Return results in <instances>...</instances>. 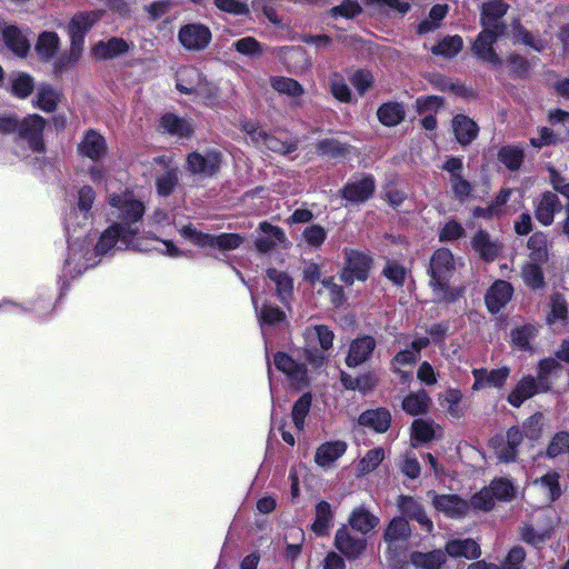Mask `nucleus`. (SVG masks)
I'll use <instances>...</instances> for the list:
<instances>
[{
    "label": "nucleus",
    "mask_w": 569,
    "mask_h": 569,
    "mask_svg": "<svg viewBox=\"0 0 569 569\" xmlns=\"http://www.w3.org/2000/svg\"><path fill=\"white\" fill-rule=\"evenodd\" d=\"M448 13L447 4H436L433 6L427 19L421 21L418 26V32L420 34H426L436 31L440 27V22Z\"/></svg>",
    "instance_id": "51"
},
{
    "label": "nucleus",
    "mask_w": 569,
    "mask_h": 569,
    "mask_svg": "<svg viewBox=\"0 0 569 569\" xmlns=\"http://www.w3.org/2000/svg\"><path fill=\"white\" fill-rule=\"evenodd\" d=\"M259 230L268 237H258L254 240V247L261 254H266L271 251L278 243H284L287 236L283 229L279 226H274L268 221H261L259 223Z\"/></svg>",
    "instance_id": "22"
},
{
    "label": "nucleus",
    "mask_w": 569,
    "mask_h": 569,
    "mask_svg": "<svg viewBox=\"0 0 569 569\" xmlns=\"http://www.w3.org/2000/svg\"><path fill=\"white\" fill-rule=\"evenodd\" d=\"M129 50V44L123 38H109L107 42L99 41L92 49L98 60L113 59Z\"/></svg>",
    "instance_id": "36"
},
{
    "label": "nucleus",
    "mask_w": 569,
    "mask_h": 569,
    "mask_svg": "<svg viewBox=\"0 0 569 569\" xmlns=\"http://www.w3.org/2000/svg\"><path fill=\"white\" fill-rule=\"evenodd\" d=\"M429 405L430 397L423 389L417 392H410L402 400V409L410 416H419L426 413Z\"/></svg>",
    "instance_id": "41"
},
{
    "label": "nucleus",
    "mask_w": 569,
    "mask_h": 569,
    "mask_svg": "<svg viewBox=\"0 0 569 569\" xmlns=\"http://www.w3.org/2000/svg\"><path fill=\"white\" fill-rule=\"evenodd\" d=\"M568 316L567 301L562 293L556 292L550 298V311L547 316L548 323L566 320Z\"/></svg>",
    "instance_id": "59"
},
{
    "label": "nucleus",
    "mask_w": 569,
    "mask_h": 569,
    "mask_svg": "<svg viewBox=\"0 0 569 569\" xmlns=\"http://www.w3.org/2000/svg\"><path fill=\"white\" fill-rule=\"evenodd\" d=\"M498 39L499 38H476L471 47L475 56L479 60L489 63L495 69L500 68L503 63L493 48Z\"/></svg>",
    "instance_id": "31"
},
{
    "label": "nucleus",
    "mask_w": 569,
    "mask_h": 569,
    "mask_svg": "<svg viewBox=\"0 0 569 569\" xmlns=\"http://www.w3.org/2000/svg\"><path fill=\"white\" fill-rule=\"evenodd\" d=\"M538 335V328L531 323L516 327L510 332L511 345L520 351H533L531 340Z\"/></svg>",
    "instance_id": "38"
},
{
    "label": "nucleus",
    "mask_w": 569,
    "mask_h": 569,
    "mask_svg": "<svg viewBox=\"0 0 569 569\" xmlns=\"http://www.w3.org/2000/svg\"><path fill=\"white\" fill-rule=\"evenodd\" d=\"M496 498L493 497L489 486L483 487L480 491L473 493L468 501L470 509L490 511L495 507Z\"/></svg>",
    "instance_id": "61"
},
{
    "label": "nucleus",
    "mask_w": 569,
    "mask_h": 569,
    "mask_svg": "<svg viewBox=\"0 0 569 569\" xmlns=\"http://www.w3.org/2000/svg\"><path fill=\"white\" fill-rule=\"evenodd\" d=\"M489 488L496 500L499 501H510L516 495L512 481L503 477L492 479Z\"/></svg>",
    "instance_id": "56"
},
{
    "label": "nucleus",
    "mask_w": 569,
    "mask_h": 569,
    "mask_svg": "<svg viewBox=\"0 0 569 569\" xmlns=\"http://www.w3.org/2000/svg\"><path fill=\"white\" fill-rule=\"evenodd\" d=\"M84 38H71L70 50L57 58L53 64V73L57 78L76 67L81 58Z\"/></svg>",
    "instance_id": "32"
},
{
    "label": "nucleus",
    "mask_w": 569,
    "mask_h": 569,
    "mask_svg": "<svg viewBox=\"0 0 569 569\" xmlns=\"http://www.w3.org/2000/svg\"><path fill=\"white\" fill-rule=\"evenodd\" d=\"M471 373L475 379L471 387L473 391H478L485 388L501 389L505 387L510 376V369L508 367H501L491 370L486 368H475L472 369Z\"/></svg>",
    "instance_id": "13"
},
{
    "label": "nucleus",
    "mask_w": 569,
    "mask_h": 569,
    "mask_svg": "<svg viewBox=\"0 0 569 569\" xmlns=\"http://www.w3.org/2000/svg\"><path fill=\"white\" fill-rule=\"evenodd\" d=\"M412 536L411 526L406 517L396 516L386 526L382 532L385 542L408 543Z\"/></svg>",
    "instance_id": "27"
},
{
    "label": "nucleus",
    "mask_w": 569,
    "mask_h": 569,
    "mask_svg": "<svg viewBox=\"0 0 569 569\" xmlns=\"http://www.w3.org/2000/svg\"><path fill=\"white\" fill-rule=\"evenodd\" d=\"M139 233L138 227L112 223L99 237L96 247V256L108 253L118 242L129 247Z\"/></svg>",
    "instance_id": "7"
},
{
    "label": "nucleus",
    "mask_w": 569,
    "mask_h": 569,
    "mask_svg": "<svg viewBox=\"0 0 569 569\" xmlns=\"http://www.w3.org/2000/svg\"><path fill=\"white\" fill-rule=\"evenodd\" d=\"M179 177L176 169L167 170L156 179V190L161 197H169L178 186Z\"/></svg>",
    "instance_id": "57"
},
{
    "label": "nucleus",
    "mask_w": 569,
    "mask_h": 569,
    "mask_svg": "<svg viewBox=\"0 0 569 569\" xmlns=\"http://www.w3.org/2000/svg\"><path fill=\"white\" fill-rule=\"evenodd\" d=\"M455 271L456 263L451 250L448 248L435 250L430 258L428 274L429 287L437 295L438 302L451 305L463 296V287L450 286Z\"/></svg>",
    "instance_id": "1"
},
{
    "label": "nucleus",
    "mask_w": 569,
    "mask_h": 569,
    "mask_svg": "<svg viewBox=\"0 0 569 569\" xmlns=\"http://www.w3.org/2000/svg\"><path fill=\"white\" fill-rule=\"evenodd\" d=\"M397 507L401 517H406L408 521H417L427 533L433 531L432 520L427 516L423 505L415 497L399 495L397 498Z\"/></svg>",
    "instance_id": "10"
},
{
    "label": "nucleus",
    "mask_w": 569,
    "mask_h": 569,
    "mask_svg": "<svg viewBox=\"0 0 569 569\" xmlns=\"http://www.w3.org/2000/svg\"><path fill=\"white\" fill-rule=\"evenodd\" d=\"M111 204L119 210L118 218L120 221L117 223L126 227H137L136 223L142 219L146 211L143 202L138 199H126L121 201L114 198Z\"/></svg>",
    "instance_id": "20"
},
{
    "label": "nucleus",
    "mask_w": 569,
    "mask_h": 569,
    "mask_svg": "<svg viewBox=\"0 0 569 569\" xmlns=\"http://www.w3.org/2000/svg\"><path fill=\"white\" fill-rule=\"evenodd\" d=\"M270 84L272 89L279 93L287 94L292 98L301 97L305 93L303 87L292 78L288 77H271Z\"/></svg>",
    "instance_id": "50"
},
{
    "label": "nucleus",
    "mask_w": 569,
    "mask_h": 569,
    "mask_svg": "<svg viewBox=\"0 0 569 569\" xmlns=\"http://www.w3.org/2000/svg\"><path fill=\"white\" fill-rule=\"evenodd\" d=\"M536 395H539V392L536 389L535 377L532 375H526L508 393L507 401L513 408H520L526 400Z\"/></svg>",
    "instance_id": "28"
},
{
    "label": "nucleus",
    "mask_w": 569,
    "mask_h": 569,
    "mask_svg": "<svg viewBox=\"0 0 569 569\" xmlns=\"http://www.w3.org/2000/svg\"><path fill=\"white\" fill-rule=\"evenodd\" d=\"M377 347L376 339L370 335H362L350 342L348 355L345 359L348 368H356L367 362Z\"/></svg>",
    "instance_id": "12"
},
{
    "label": "nucleus",
    "mask_w": 569,
    "mask_h": 569,
    "mask_svg": "<svg viewBox=\"0 0 569 569\" xmlns=\"http://www.w3.org/2000/svg\"><path fill=\"white\" fill-rule=\"evenodd\" d=\"M561 209L562 204L557 193L545 191L535 208V217L542 226H550L555 220V214Z\"/></svg>",
    "instance_id": "24"
},
{
    "label": "nucleus",
    "mask_w": 569,
    "mask_h": 569,
    "mask_svg": "<svg viewBox=\"0 0 569 569\" xmlns=\"http://www.w3.org/2000/svg\"><path fill=\"white\" fill-rule=\"evenodd\" d=\"M527 247L530 250V259L536 262H548L547 236L542 231L533 232L528 239Z\"/></svg>",
    "instance_id": "45"
},
{
    "label": "nucleus",
    "mask_w": 569,
    "mask_h": 569,
    "mask_svg": "<svg viewBox=\"0 0 569 569\" xmlns=\"http://www.w3.org/2000/svg\"><path fill=\"white\" fill-rule=\"evenodd\" d=\"M332 518L333 515L330 503L325 500L318 502L316 506V518L311 526L312 531L318 536L326 535Z\"/></svg>",
    "instance_id": "47"
},
{
    "label": "nucleus",
    "mask_w": 569,
    "mask_h": 569,
    "mask_svg": "<svg viewBox=\"0 0 569 569\" xmlns=\"http://www.w3.org/2000/svg\"><path fill=\"white\" fill-rule=\"evenodd\" d=\"M432 505L439 512L451 519H461L470 511L469 502L459 495H435Z\"/></svg>",
    "instance_id": "15"
},
{
    "label": "nucleus",
    "mask_w": 569,
    "mask_h": 569,
    "mask_svg": "<svg viewBox=\"0 0 569 569\" xmlns=\"http://www.w3.org/2000/svg\"><path fill=\"white\" fill-rule=\"evenodd\" d=\"M100 14L96 11L76 14L68 27L69 36H83L98 22Z\"/></svg>",
    "instance_id": "43"
},
{
    "label": "nucleus",
    "mask_w": 569,
    "mask_h": 569,
    "mask_svg": "<svg viewBox=\"0 0 569 569\" xmlns=\"http://www.w3.org/2000/svg\"><path fill=\"white\" fill-rule=\"evenodd\" d=\"M409 563L416 569H441L447 563V557L442 549L426 552L413 550L409 555Z\"/></svg>",
    "instance_id": "26"
},
{
    "label": "nucleus",
    "mask_w": 569,
    "mask_h": 569,
    "mask_svg": "<svg viewBox=\"0 0 569 569\" xmlns=\"http://www.w3.org/2000/svg\"><path fill=\"white\" fill-rule=\"evenodd\" d=\"M321 284L328 290L330 303L335 309H340L347 301L345 289L335 282V278L327 277L321 280Z\"/></svg>",
    "instance_id": "58"
},
{
    "label": "nucleus",
    "mask_w": 569,
    "mask_h": 569,
    "mask_svg": "<svg viewBox=\"0 0 569 569\" xmlns=\"http://www.w3.org/2000/svg\"><path fill=\"white\" fill-rule=\"evenodd\" d=\"M545 262L532 261L523 264L521 277L523 283L533 291L543 290L546 288L545 273L541 264Z\"/></svg>",
    "instance_id": "40"
},
{
    "label": "nucleus",
    "mask_w": 569,
    "mask_h": 569,
    "mask_svg": "<svg viewBox=\"0 0 569 569\" xmlns=\"http://www.w3.org/2000/svg\"><path fill=\"white\" fill-rule=\"evenodd\" d=\"M497 156L498 160L510 171L519 170L525 160L523 149L517 146H503Z\"/></svg>",
    "instance_id": "42"
},
{
    "label": "nucleus",
    "mask_w": 569,
    "mask_h": 569,
    "mask_svg": "<svg viewBox=\"0 0 569 569\" xmlns=\"http://www.w3.org/2000/svg\"><path fill=\"white\" fill-rule=\"evenodd\" d=\"M513 287L505 280L495 281L487 290L485 303L491 315L498 313L511 300Z\"/></svg>",
    "instance_id": "17"
},
{
    "label": "nucleus",
    "mask_w": 569,
    "mask_h": 569,
    "mask_svg": "<svg viewBox=\"0 0 569 569\" xmlns=\"http://www.w3.org/2000/svg\"><path fill=\"white\" fill-rule=\"evenodd\" d=\"M543 426V415L540 411L529 416L522 425L523 436L535 441L541 437Z\"/></svg>",
    "instance_id": "63"
},
{
    "label": "nucleus",
    "mask_w": 569,
    "mask_h": 569,
    "mask_svg": "<svg viewBox=\"0 0 569 569\" xmlns=\"http://www.w3.org/2000/svg\"><path fill=\"white\" fill-rule=\"evenodd\" d=\"M260 142L270 151L286 156L298 149L297 141H283L267 131L259 132Z\"/></svg>",
    "instance_id": "46"
},
{
    "label": "nucleus",
    "mask_w": 569,
    "mask_h": 569,
    "mask_svg": "<svg viewBox=\"0 0 569 569\" xmlns=\"http://www.w3.org/2000/svg\"><path fill=\"white\" fill-rule=\"evenodd\" d=\"M348 522L353 530L367 535L378 527L380 519L367 508L358 507L351 511Z\"/></svg>",
    "instance_id": "33"
},
{
    "label": "nucleus",
    "mask_w": 569,
    "mask_h": 569,
    "mask_svg": "<svg viewBox=\"0 0 569 569\" xmlns=\"http://www.w3.org/2000/svg\"><path fill=\"white\" fill-rule=\"evenodd\" d=\"M316 152L320 157H327L330 159L346 158L351 150V144L342 142L336 138L320 139L316 143Z\"/></svg>",
    "instance_id": "35"
},
{
    "label": "nucleus",
    "mask_w": 569,
    "mask_h": 569,
    "mask_svg": "<svg viewBox=\"0 0 569 569\" xmlns=\"http://www.w3.org/2000/svg\"><path fill=\"white\" fill-rule=\"evenodd\" d=\"M385 557L390 568L406 569L409 561L406 560L408 551L407 543L401 542H385Z\"/></svg>",
    "instance_id": "44"
},
{
    "label": "nucleus",
    "mask_w": 569,
    "mask_h": 569,
    "mask_svg": "<svg viewBox=\"0 0 569 569\" xmlns=\"http://www.w3.org/2000/svg\"><path fill=\"white\" fill-rule=\"evenodd\" d=\"M382 274L396 287L402 288L406 282L407 269L393 260H388L383 267Z\"/></svg>",
    "instance_id": "62"
},
{
    "label": "nucleus",
    "mask_w": 569,
    "mask_h": 569,
    "mask_svg": "<svg viewBox=\"0 0 569 569\" xmlns=\"http://www.w3.org/2000/svg\"><path fill=\"white\" fill-rule=\"evenodd\" d=\"M435 438V429L431 422L423 419H415L411 423V441L417 443H428Z\"/></svg>",
    "instance_id": "54"
},
{
    "label": "nucleus",
    "mask_w": 569,
    "mask_h": 569,
    "mask_svg": "<svg viewBox=\"0 0 569 569\" xmlns=\"http://www.w3.org/2000/svg\"><path fill=\"white\" fill-rule=\"evenodd\" d=\"M376 192V179L371 173H363L359 179H350L339 190V194L352 204L365 203Z\"/></svg>",
    "instance_id": "8"
},
{
    "label": "nucleus",
    "mask_w": 569,
    "mask_h": 569,
    "mask_svg": "<svg viewBox=\"0 0 569 569\" xmlns=\"http://www.w3.org/2000/svg\"><path fill=\"white\" fill-rule=\"evenodd\" d=\"M358 425L368 428L376 433H385L389 430L392 422L391 412L386 407H378L375 409H366L357 420Z\"/></svg>",
    "instance_id": "18"
},
{
    "label": "nucleus",
    "mask_w": 569,
    "mask_h": 569,
    "mask_svg": "<svg viewBox=\"0 0 569 569\" xmlns=\"http://www.w3.org/2000/svg\"><path fill=\"white\" fill-rule=\"evenodd\" d=\"M346 450L347 443L342 440L327 441L317 448L315 462L321 468L329 467L342 457Z\"/></svg>",
    "instance_id": "30"
},
{
    "label": "nucleus",
    "mask_w": 569,
    "mask_h": 569,
    "mask_svg": "<svg viewBox=\"0 0 569 569\" xmlns=\"http://www.w3.org/2000/svg\"><path fill=\"white\" fill-rule=\"evenodd\" d=\"M312 405V396L310 392H305L298 400L295 401L291 410V417L295 427L302 431L305 429V420L310 412Z\"/></svg>",
    "instance_id": "49"
},
{
    "label": "nucleus",
    "mask_w": 569,
    "mask_h": 569,
    "mask_svg": "<svg viewBox=\"0 0 569 569\" xmlns=\"http://www.w3.org/2000/svg\"><path fill=\"white\" fill-rule=\"evenodd\" d=\"M268 279L274 282L276 292L279 301L282 305H288L293 298V279L286 271H279L276 268H268L266 270Z\"/></svg>",
    "instance_id": "29"
},
{
    "label": "nucleus",
    "mask_w": 569,
    "mask_h": 569,
    "mask_svg": "<svg viewBox=\"0 0 569 569\" xmlns=\"http://www.w3.org/2000/svg\"><path fill=\"white\" fill-rule=\"evenodd\" d=\"M61 92L56 90L50 83H41L38 88L34 104L44 112H53L61 101Z\"/></svg>",
    "instance_id": "37"
},
{
    "label": "nucleus",
    "mask_w": 569,
    "mask_h": 569,
    "mask_svg": "<svg viewBox=\"0 0 569 569\" xmlns=\"http://www.w3.org/2000/svg\"><path fill=\"white\" fill-rule=\"evenodd\" d=\"M377 118L379 122L385 127H396L406 118L405 106L398 101L385 102L377 109Z\"/></svg>",
    "instance_id": "34"
},
{
    "label": "nucleus",
    "mask_w": 569,
    "mask_h": 569,
    "mask_svg": "<svg viewBox=\"0 0 569 569\" xmlns=\"http://www.w3.org/2000/svg\"><path fill=\"white\" fill-rule=\"evenodd\" d=\"M280 59L288 70L295 72L309 66V57L300 46L282 48Z\"/></svg>",
    "instance_id": "39"
},
{
    "label": "nucleus",
    "mask_w": 569,
    "mask_h": 569,
    "mask_svg": "<svg viewBox=\"0 0 569 569\" xmlns=\"http://www.w3.org/2000/svg\"><path fill=\"white\" fill-rule=\"evenodd\" d=\"M509 4L503 0H487L481 6L482 32L478 36H529L516 18L507 17Z\"/></svg>",
    "instance_id": "2"
},
{
    "label": "nucleus",
    "mask_w": 569,
    "mask_h": 569,
    "mask_svg": "<svg viewBox=\"0 0 569 569\" xmlns=\"http://www.w3.org/2000/svg\"><path fill=\"white\" fill-rule=\"evenodd\" d=\"M343 264L339 272V279L348 287L356 281L366 282L373 267L375 260L369 252L353 248H343Z\"/></svg>",
    "instance_id": "3"
},
{
    "label": "nucleus",
    "mask_w": 569,
    "mask_h": 569,
    "mask_svg": "<svg viewBox=\"0 0 569 569\" xmlns=\"http://www.w3.org/2000/svg\"><path fill=\"white\" fill-rule=\"evenodd\" d=\"M222 162L223 156L218 149H207L204 153L192 151L187 154L186 170L202 179L213 178L221 170Z\"/></svg>",
    "instance_id": "5"
},
{
    "label": "nucleus",
    "mask_w": 569,
    "mask_h": 569,
    "mask_svg": "<svg viewBox=\"0 0 569 569\" xmlns=\"http://www.w3.org/2000/svg\"><path fill=\"white\" fill-rule=\"evenodd\" d=\"M536 482H539L541 487L548 490L550 501H556L561 497L560 475L556 470L548 471Z\"/></svg>",
    "instance_id": "60"
},
{
    "label": "nucleus",
    "mask_w": 569,
    "mask_h": 569,
    "mask_svg": "<svg viewBox=\"0 0 569 569\" xmlns=\"http://www.w3.org/2000/svg\"><path fill=\"white\" fill-rule=\"evenodd\" d=\"M181 232L184 238L199 248H218L221 251H231L239 248L243 242V238L239 233L223 232L214 236L199 231L191 224L184 226Z\"/></svg>",
    "instance_id": "4"
},
{
    "label": "nucleus",
    "mask_w": 569,
    "mask_h": 569,
    "mask_svg": "<svg viewBox=\"0 0 569 569\" xmlns=\"http://www.w3.org/2000/svg\"><path fill=\"white\" fill-rule=\"evenodd\" d=\"M34 90V80L27 72H20L11 80V93L16 98L26 99Z\"/></svg>",
    "instance_id": "55"
},
{
    "label": "nucleus",
    "mask_w": 569,
    "mask_h": 569,
    "mask_svg": "<svg viewBox=\"0 0 569 569\" xmlns=\"http://www.w3.org/2000/svg\"><path fill=\"white\" fill-rule=\"evenodd\" d=\"M472 250L478 253L480 260L486 263H492L502 251V244L498 240L491 239L489 232L479 229L470 241Z\"/></svg>",
    "instance_id": "16"
},
{
    "label": "nucleus",
    "mask_w": 569,
    "mask_h": 569,
    "mask_svg": "<svg viewBox=\"0 0 569 569\" xmlns=\"http://www.w3.org/2000/svg\"><path fill=\"white\" fill-rule=\"evenodd\" d=\"M78 154L92 161H99L108 151L104 137L94 129H88L77 147Z\"/></svg>",
    "instance_id": "14"
},
{
    "label": "nucleus",
    "mask_w": 569,
    "mask_h": 569,
    "mask_svg": "<svg viewBox=\"0 0 569 569\" xmlns=\"http://www.w3.org/2000/svg\"><path fill=\"white\" fill-rule=\"evenodd\" d=\"M258 320L262 328L273 327L286 322L287 316L286 312L278 306L264 302L258 313Z\"/></svg>",
    "instance_id": "48"
},
{
    "label": "nucleus",
    "mask_w": 569,
    "mask_h": 569,
    "mask_svg": "<svg viewBox=\"0 0 569 569\" xmlns=\"http://www.w3.org/2000/svg\"><path fill=\"white\" fill-rule=\"evenodd\" d=\"M202 72L192 66L181 67L176 73V89L182 94L200 93Z\"/></svg>",
    "instance_id": "21"
},
{
    "label": "nucleus",
    "mask_w": 569,
    "mask_h": 569,
    "mask_svg": "<svg viewBox=\"0 0 569 569\" xmlns=\"http://www.w3.org/2000/svg\"><path fill=\"white\" fill-rule=\"evenodd\" d=\"M462 46V38H442L438 44L430 48V51L435 56L451 59L461 51Z\"/></svg>",
    "instance_id": "52"
},
{
    "label": "nucleus",
    "mask_w": 569,
    "mask_h": 569,
    "mask_svg": "<svg viewBox=\"0 0 569 569\" xmlns=\"http://www.w3.org/2000/svg\"><path fill=\"white\" fill-rule=\"evenodd\" d=\"M335 547L349 560H356L367 549V539L352 535L347 526L336 531Z\"/></svg>",
    "instance_id": "11"
},
{
    "label": "nucleus",
    "mask_w": 569,
    "mask_h": 569,
    "mask_svg": "<svg viewBox=\"0 0 569 569\" xmlns=\"http://www.w3.org/2000/svg\"><path fill=\"white\" fill-rule=\"evenodd\" d=\"M385 459V449L382 447H377L370 449L366 452V455L360 459L358 463V471L361 476H366L378 468V466Z\"/></svg>",
    "instance_id": "53"
},
{
    "label": "nucleus",
    "mask_w": 569,
    "mask_h": 569,
    "mask_svg": "<svg viewBox=\"0 0 569 569\" xmlns=\"http://www.w3.org/2000/svg\"><path fill=\"white\" fill-rule=\"evenodd\" d=\"M159 131L181 139H190L194 133L193 124L173 112H166L160 117Z\"/></svg>",
    "instance_id": "19"
},
{
    "label": "nucleus",
    "mask_w": 569,
    "mask_h": 569,
    "mask_svg": "<svg viewBox=\"0 0 569 569\" xmlns=\"http://www.w3.org/2000/svg\"><path fill=\"white\" fill-rule=\"evenodd\" d=\"M451 124L456 140L461 147L469 146L478 138L479 126L470 117L458 113L453 116Z\"/></svg>",
    "instance_id": "23"
},
{
    "label": "nucleus",
    "mask_w": 569,
    "mask_h": 569,
    "mask_svg": "<svg viewBox=\"0 0 569 569\" xmlns=\"http://www.w3.org/2000/svg\"><path fill=\"white\" fill-rule=\"evenodd\" d=\"M510 68V76L515 79H523L530 71V62L519 53H511L507 58Z\"/></svg>",
    "instance_id": "64"
},
{
    "label": "nucleus",
    "mask_w": 569,
    "mask_h": 569,
    "mask_svg": "<svg viewBox=\"0 0 569 569\" xmlns=\"http://www.w3.org/2000/svg\"><path fill=\"white\" fill-rule=\"evenodd\" d=\"M18 129V136L20 139L26 140L29 148L37 153L46 151V144L43 140V130L46 127V120L39 114H29L24 117Z\"/></svg>",
    "instance_id": "9"
},
{
    "label": "nucleus",
    "mask_w": 569,
    "mask_h": 569,
    "mask_svg": "<svg viewBox=\"0 0 569 569\" xmlns=\"http://www.w3.org/2000/svg\"><path fill=\"white\" fill-rule=\"evenodd\" d=\"M443 551L446 557L466 558L469 560L478 559L481 556V548L478 542L471 538L450 539L446 542Z\"/></svg>",
    "instance_id": "25"
},
{
    "label": "nucleus",
    "mask_w": 569,
    "mask_h": 569,
    "mask_svg": "<svg viewBox=\"0 0 569 569\" xmlns=\"http://www.w3.org/2000/svg\"><path fill=\"white\" fill-rule=\"evenodd\" d=\"M523 441V433L518 426L510 427L506 436L496 435L489 440V447L497 459L503 463L515 462L518 457L519 446Z\"/></svg>",
    "instance_id": "6"
}]
</instances>
